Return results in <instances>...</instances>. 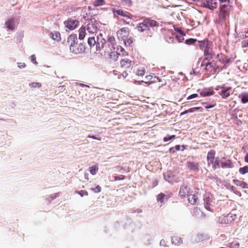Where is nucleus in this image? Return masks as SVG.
Here are the masks:
<instances>
[{"label": "nucleus", "mask_w": 248, "mask_h": 248, "mask_svg": "<svg viewBox=\"0 0 248 248\" xmlns=\"http://www.w3.org/2000/svg\"><path fill=\"white\" fill-rule=\"evenodd\" d=\"M210 60H203L201 66H204V69L206 72L214 74L216 72L217 69L218 68V66L217 65L216 62L213 61L210 62Z\"/></svg>", "instance_id": "nucleus-3"}, {"label": "nucleus", "mask_w": 248, "mask_h": 248, "mask_svg": "<svg viewBox=\"0 0 248 248\" xmlns=\"http://www.w3.org/2000/svg\"><path fill=\"white\" fill-rule=\"evenodd\" d=\"M126 46H132L134 42V39L130 35L125 39L123 40Z\"/></svg>", "instance_id": "nucleus-32"}, {"label": "nucleus", "mask_w": 248, "mask_h": 248, "mask_svg": "<svg viewBox=\"0 0 248 248\" xmlns=\"http://www.w3.org/2000/svg\"><path fill=\"white\" fill-rule=\"evenodd\" d=\"M67 42L69 44L70 47L78 43V38L76 34H71L67 38Z\"/></svg>", "instance_id": "nucleus-18"}, {"label": "nucleus", "mask_w": 248, "mask_h": 248, "mask_svg": "<svg viewBox=\"0 0 248 248\" xmlns=\"http://www.w3.org/2000/svg\"><path fill=\"white\" fill-rule=\"evenodd\" d=\"M118 55H119V54L118 53H116L115 52H111L110 54V57L111 58H112L113 60L114 61H117L118 60Z\"/></svg>", "instance_id": "nucleus-43"}, {"label": "nucleus", "mask_w": 248, "mask_h": 248, "mask_svg": "<svg viewBox=\"0 0 248 248\" xmlns=\"http://www.w3.org/2000/svg\"><path fill=\"white\" fill-rule=\"evenodd\" d=\"M230 6L229 4H222L220 7V12L228 14Z\"/></svg>", "instance_id": "nucleus-29"}, {"label": "nucleus", "mask_w": 248, "mask_h": 248, "mask_svg": "<svg viewBox=\"0 0 248 248\" xmlns=\"http://www.w3.org/2000/svg\"><path fill=\"white\" fill-rule=\"evenodd\" d=\"M228 14L219 12V20L220 22H223L225 20Z\"/></svg>", "instance_id": "nucleus-35"}, {"label": "nucleus", "mask_w": 248, "mask_h": 248, "mask_svg": "<svg viewBox=\"0 0 248 248\" xmlns=\"http://www.w3.org/2000/svg\"><path fill=\"white\" fill-rule=\"evenodd\" d=\"M187 196L188 202L191 204H195L197 202L198 200L197 195L195 194H188Z\"/></svg>", "instance_id": "nucleus-22"}, {"label": "nucleus", "mask_w": 248, "mask_h": 248, "mask_svg": "<svg viewBox=\"0 0 248 248\" xmlns=\"http://www.w3.org/2000/svg\"><path fill=\"white\" fill-rule=\"evenodd\" d=\"M233 183L236 186H240L242 188H248V184L244 181H240L239 180H233Z\"/></svg>", "instance_id": "nucleus-21"}, {"label": "nucleus", "mask_w": 248, "mask_h": 248, "mask_svg": "<svg viewBox=\"0 0 248 248\" xmlns=\"http://www.w3.org/2000/svg\"><path fill=\"white\" fill-rule=\"evenodd\" d=\"M128 75V74L126 72L124 71V72H123L122 73V76L124 78H126Z\"/></svg>", "instance_id": "nucleus-60"}, {"label": "nucleus", "mask_w": 248, "mask_h": 248, "mask_svg": "<svg viewBox=\"0 0 248 248\" xmlns=\"http://www.w3.org/2000/svg\"><path fill=\"white\" fill-rule=\"evenodd\" d=\"M98 26V22L94 19H92L87 25V30L89 33L93 34L97 31Z\"/></svg>", "instance_id": "nucleus-9"}, {"label": "nucleus", "mask_w": 248, "mask_h": 248, "mask_svg": "<svg viewBox=\"0 0 248 248\" xmlns=\"http://www.w3.org/2000/svg\"><path fill=\"white\" fill-rule=\"evenodd\" d=\"M171 242L175 245H180L183 243V240L178 236L175 235L171 237Z\"/></svg>", "instance_id": "nucleus-24"}, {"label": "nucleus", "mask_w": 248, "mask_h": 248, "mask_svg": "<svg viewBox=\"0 0 248 248\" xmlns=\"http://www.w3.org/2000/svg\"><path fill=\"white\" fill-rule=\"evenodd\" d=\"M243 38L248 37V30L247 31H245L244 34H243Z\"/></svg>", "instance_id": "nucleus-57"}, {"label": "nucleus", "mask_w": 248, "mask_h": 248, "mask_svg": "<svg viewBox=\"0 0 248 248\" xmlns=\"http://www.w3.org/2000/svg\"><path fill=\"white\" fill-rule=\"evenodd\" d=\"M158 23L156 21L150 19H145L137 26L136 29L140 32H145L147 36H151V32L149 28L158 26Z\"/></svg>", "instance_id": "nucleus-1"}, {"label": "nucleus", "mask_w": 248, "mask_h": 248, "mask_svg": "<svg viewBox=\"0 0 248 248\" xmlns=\"http://www.w3.org/2000/svg\"><path fill=\"white\" fill-rule=\"evenodd\" d=\"M160 244L161 246H165V241L164 240H161L160 242Z\"/></svg>", "instance_id": "nucleus-61"}, {"label": "nucleus", "mask_w": 248, "mask_h": 248, "mask_svg": "<svg viewBox=\"0 0 248 248\" xmlns=\"http://www.w3.org/2000/svg\"><path fill=\"white\" fill-rule=\"evenodd\" d=\"M108 41L112 45H114L115 43V39L113 36L109 37Z\"/></svg>", "instance_id": "nucleus-48"}, {"label": "nucleus", "mask_w": 248, "mask_h": 248, "mask_svg": "<svg viewBox=\"0 0 248 248\" xmlns=\"http://www.w3.org/2000/svg\"><path fill=\"white\" fill-rule=\"evenodd\" d=\"M187 167L190 170L197 172L199 170V164L197 162L188 161L187 162Z\"/></svg>", "instance_id": "nucleus-17"}, {"label": "nucleus", "mask_w": 248, "mask_h": 248, "mask_svg": "<svg viewBox=\"0 0 248 248\" xmlns=\"http://www.w3.org/2000/svg\"><path fill=\"white\" fill-rule=\"evenodd\" d=\"M78 194H79L81 197L84 196H87L88 195V193L87 191L85 190H80L78 192Z\"/></svg>", "instance_id": "nucleus-49"}, {"label": "nucleus", "mask_w": 248, "mask_h": 248, "mask_svg": "<svg viewBox=\"0 0 248 248\" xmlns=\"http://www.w3.org/2000/svg\"><path fill=\"white\" fill-rule=\"evenodd\" d=\"M214 91L211 89H206L203 90L201 92V95L202 96L205 97L207 96H210L214 94Z\"/></svg>", "instance_id": "nucleus-23"}, {"label": "nucleus", "mask_w": 248, "mask_h": 248, "mask_svg": "<svg viewBox=\"0 0 248 248\" xmlns=\"http://www.w3.org/2000/svg\"><path fill=\"white\" fill-rule=\"evenodd\" d=\"M189 188L186 186H181L179 191V195L182 197H185L186 195H188L189 193Z\"/></svg>", "instance_id": "nucleus-20"}, {"label": "nucleus", "mask_w": 248, "mask_h": 248, "mask_svg": "<svg viewBox=\"0 0 248 248\" xmlns=\"http://www.w3.org/2000/svg\"><path fill=\"white\" fill-rule=\"evenodd\" d=\"M96 42L94 37H89L88 40V44L91 46H94L96 44Z\"/></svg>", "instance_id": "nucleus-39"}, {"label": "nucleus", "mask_w": 248, "mask_h": 248, "mask_svg": "<svg viewBox=\"0 0 248 248\" xmlns=\"http://www.w3.org/2000/svg\"><path fill=\"white\" fill-rule=\"evenodd\" d=\"M204 6L210 10H213L217 7L216 0H202Z\"/></svg>", "instance_id": "nucleus-14"}, {"label": "nucleus", "mask_w": 248, "mask_h": 248, "mask_svg": "<svg viewBox=\"0 0 248 248\" xmlns=\"http://www.w3.org/2000/svg\"><path fill=\"white\" fill-rule=\"evenodd\" d=\"M88 137L89 138H92L93 139L97 140H101V138H96L94 136L89 135L88 136Z\"/></svg>", "instance_id": "nucleus-55"}, {"label": "nucleus", "mask_w": 248, "mask_h": 248, "mask_svg": "<svg viewBox=\"0 0 248 248\" xmlns=\"http://www.w3.org/2000/svg\"><path fill=\"white\" fill-rule=\"evenodd\" d=\"M245 162L248 163V153L246 155L245 157Z\"/></svg>", "instance_id": "nucleus-64"}, {"label": "nucleus", "mask_w": 248, "mask_h": 248, "mask_svg": "<svg viewBox=\"0 0 248 248\" xmlns=\"http://www.w3.org/2000/svg\"><path fill=\"white\" fill-rule=\"evenodd\" d=\"M157 185V181L155 180V181L154 182H153V187H155Z\"/></svg>", "instance_id": "nucleus-62"}, {"label": "nucleus", "mask_w": 248, "mask_h": 248, "mask_svg": "<svg viewBox=\"0 0 248 248\" xmlns=\"http://www.w3.org/2000/svg\"><path fill=\"white\" fill-rule=\"evenodd\" d=\"M239 172L241 174H245L248 172V166H245L243 167L240 168L239 170Z\"/></svg>", "instance_id": "nucleus-40"}, {"label": "nucleus", "mask_w": 248, "mask_h": 248, "mask_svg": "<svg viewBox=\"0 0 248 248\" xmlns=\"http://www.w3.org/2000/svg\"><path fill=\"white\" fill-rule=\"evenodd\" d=\"M125 177L124 175H121L119 176H115L114 177V180L117 181V180H122L124 179Z\"/></svg>", "instance_id": "nucleus-51"}, {"label": "nucleus", "mask_w": 248, "mask_h": 248, "mask_svg": "<svg viewBox=\"0 0 248 248\" xmlns=\"http://www.w3.org/2000/svg\"><path fill=\"white\" fill-rule=\"evenodd\" d=\"M196 41V39L189 38L188 39L186 40V43L187 45H191L195 43Z\"/></svg>", "instance_id": "nucleus-46"}, {"label": "nucleus", "mask_w": 248, "mask_h": 248, "mask_svg": "<svg viewBox=\"0 0 248 248\" xmlns=\"http://www.w3.org/2000/svg\"><path fill=\"white\" fill-rule=\"evenodd\" d=\"M214 106V105H207V106H205V108L206 109H208V108H213Z\"/></svg>", "instance_id": "nucleus-63"}, {"label": "nucleus", "mask_w": 248, "mask_h": 248, "mask_svg": "<svg viewBox=\"0 0 248 248\" xmlns=\"http://www.w3.org/2000/svg\"><path fill=\"white\" fill-rule=\"evenodd\" d=\"M6 27L11 30H13L15 29L14 20L12 18L9 19L5 22Z\"/></svg>", "instance_id": "nucleus-26"}, {"label": "nucleus", "mask_w": 248, "mask_h": 248, "mask_svg": "<svg viewBox=\"0 0 248 248\" xmlns=\"http://www.w3.org/2000/svg\"><path fill=\"white\" fill-rule=\"evenodd\" d=\"M31 62L34 63V64H37V61H36V57H35V55H32L31 57Z\"/></svg>", "instance_id": "nucleus-53"}, {"label": "nucleus", "mask_w": 248, "mask_h": 248, "mask_svg": "<svg viewBox=\"0 0 248 248\" xmlns=\"http://www.w3.org/2000/svg\"><path fill=\"white\" fill-rule=\"evenodd\" d=\"M79 39L83 40L86 35V27L82 26L79 30Z\"/></svg>", "instance_id": "nucleus-28"}, {"label": "nucleus", "mask_w": 248, "mask_h": 248, "mask_svg": "<svg viewBox=\"0 0 248 248\" xmlns=\"http://www.w3.org/2000/svg\"><path fill=\"white\" fill-rule=\"evenodd\" d=\"M26 66L25 64L24 63H20L18 65V67L20 68H24Z\"/></svg>", "instance_id": "nucleus-58"}, {"label": "nucleus", "mask_w": 248, "mask_h": 248, "mask_svg": "<svg viewBox=\"0 0 248 248\" xmlns=\"http://www.w3.org/2000/svg\"><path fill=\"white\" fill-rule=\"evenodd\" d=\"M105 0H95L93 2V5L95 7L100 6L104 5Z\"/></svg>", "instance_id": "nucleus-37"}, {"label": "nucleus", "mask_w": 248, "mask_h": 248, "mask_svg": "<svg viewBox=\"0 0 248 248\" xmlns=\"http://www.w3.org/2000/svg\"><path fill=\"white\" fill-rule=\"evenodd\" d=\"M221 167L224 168H231L233 167L232 163L230 160H228L225 162H221Z\"/></svg>", "instance_id": "nucleus-31"}, {"label": "nucleus", "mask_w": 248, "mask_h": 248, "mask_svg": "<svg viewBox=\"0 0 248 248\" xmlns=\"http://www.w3.org/2000/svg\"><path fill=\"white\" fill-rule=\"evenodd\" d=\"M91 190L95 193H99L101 191V187L100 186H97L95 188H91Z\"/></svg>", "instance_id": "nucleus-45"}, {"label": "nucleus", "mask_w": 248, "mask_h": 248, "mask_svg": "<svg viewBox=\"0 0 248 248\" xmlns=\"http://www.w3.org/2000/svg\"><path fill=\"white\" fill-rule=\"evenodd\" d=\"M145 68L143 67H139L137 68L136 72H135L136 75L138 76L142 77L145 73Z\"/></svg>", "instance_id": "nucleus-30"}, {"label": "nucleus", "mask_w": 248, "mask_h": 248, "mask_svg": "<svg viewBox=\"0 0 248 248\" xmlns=\"http://www.w3.org/2000/svg\"><path fill=\"white\" fill-rule=\"evenodd\" d=\"M90 172L92 175H95L98 170V167L97 165L93 166L89 168Z\"/></svg>", "instance_id": "nucleus-34"}, {"label": "nucleus", "mask_w": 248, "mask_h": 248, "mask_svg": "<svg viewBox=\"0 0 248 248\" xmlns=\"http://www.w3.org/2000/svg\"><path fill=\"white\" fill-rule=\"evenodd\" d=\"M176 138L175 135H172L170 136L165 137L163 138V141L167 142L170 140L174 139Z\"/></svg>", "instance_id": "nucleus-44"}, {"label": "nucleus", "mask_w": 248, "mask_h": 248, "mask_svg": "<svg viewBox=\"0 0 248 248\" xmlns=\"http://www.w3.org/2000/svg\"><path fill=\"white\" fill-rule=\"evenodd\" d=\"M212 168L214 170L216 169L219 167V161L217 159H216L215 161H214Z\"/></svg>", "instance_id": "nucleus-42"}, {"label": "nucleus", "mask_w": 248, "mask_h": 248, "mask_svg": "<svg viewBox=\"0 0 248 248\" xmlns=\"http://www.w3.org/2000/svg\"><path fill=\"white\" fill-rule=\"evenodd\" d=\"M130 30L127 27H124L117 31V36L120 40H125L130 35Z\"/></svg>", "instance_id": "nucleus-8"}, {"label": "nucleus", "mask_w": 248, "mask_h": 248, "mask_svg": "<svg viewBox=\"0 0 248 248\" xmlns=\"http://www.w3.org/2000/svg\"><path fill=\"white\" fill-rule=\"evenodd\" d=\"M166 195L162 193H160L157 196L156 200L158 202H160L161 203L163 202V200L166 197Z\"/></svg>", "instance_id": "nucleus-38"}, {"label": "nucleus", "mask_w": 248, "mask_h": 248, "mask_svg": "<svg viewBox=\"0 0 248 248\" xmlns=\"http://www.w3.org/2000/svg\"><path fill=\"white\" fill-rule=\"evenodd\" d=\"M236 218V215L230 213L227 216H221L218 218L217 221L220 224H228L231 223Z\"/></svg>", "instance_id": "nucleus-4"}, {"label": "nucleus", "mask_w": 248, "mask_h": 248, "mask_svg": "<svg viewBox=\"0 0 248 248\" xmlns=\"http://www.w3.org/2000/svg\"><path fill=\"white\" fill-rule=\"evenodd\" d=\"M112 12L114 14V17H116V15L124 17L129 20H131L132 18V15L129 12L124 11L122 9L113 8L112 9Z\"/></svg>", "instance_id": "nucleus-5"}, {"label": "nucleus", "mask_w": 248, "mask_h": 248, "mask_svg": "<svg viewBox=\"0 0 248 248\" xmlns=\"http://www.w3.org/2000/svg\"><path fill=\"white\" fill-rule=\"evenodd\" d=\"M193 212L194 215L198 218H201L204 216L203 213L201 211V210L199 208L197 207H196L194 208Z\"/></svg>", "instance_id": "nucleus-27"}, {"label": "nucleus", "mask_w": 248, "mask_h": 248, "mask_svg": "<svg viewBox=\"0 0 248 248\" xmlns=\"http://www.w3.org/2000/svg\"><path fill=\"white\" fill-rule=\"evenodd\" d=\"M105 40L102 37V34H100L97 37L96 42V49L97 51L101 50L104 46Z\"/></svg>", "instance_id": "nucleus-15"}, {"label": "nucleus", "mask_w": 248, "mask_h": 248, "mask_svg": "<svg viewBox=\"0 0 248 248\" xmlns=\"http://www.w3.org/2000/svg\"><path fill=\"white\" fill-rule=\"evenodd\" d=\"M218 60L222 63L224 64L226 66L227 64L229 63L231 61V58H228L227 57L219 58Z\"/></svg>", "instance_id": "nucleus-33"}, {"label": "nucleus", "mask_w": 248, "mask_h": 248, "mask_svg": "<svg viewBox=\"0 0 248 248\" xmlns=\"http://www.w3.org/2000/svg\"><path fill=\"white\" fill-rule=\"evenodd\" d=\"M201 108V107H195V108H190L188 109V110H186L185 111H184L183 112L181 113V115H184L185 114H186L187 113L193 112L195 110H198Z\"/></svg>", "instance_id": "nucleus-36"}, {"label": "nucleus", "mask_w": 248, "mask_h": 248, "mask_svg": "<svg viewBox=\"0 0 248 248\" xmlns=\"http://www.w3.org/2000/svg\"><path fill=\"white\" fill-rule=\"evenodd\" d=\"M200 48L203 50V54L205 58L203 60H211L214 56L212 46V43L208 40H204L199 41Z\"/></svg>", "instance_id": "nucleus-2"}, {"label": "nucleus", "mask_w": 248, "mask_h": 248, "mask_svg": "<svg viewBox=\"0 0 248 248\" xmlns=\"http://www.w3.org/2000/svg\"><path fill=\"white\" fill-rule=\"evenodd\" d=\"M121 1L125 3L128 6H131L132 5V1L131 0H121Z\"/></svg>", "instance_id": "nucleus-54"}, {"label": "nucleus", "mask_w": 248, "mask_h": 248, "mask_svg": "<svg viewBox=\"0 0 248 248\" xmlns=\"http://www.w3.org/2000/svg\"><path fill=\"white\" fill-rule=\"evenodd\" d=\"M120 21L123 22V24H126V25L129 24L131 22V20H129L127 19V18H126V19L122 18L120 19Z\"/></svg>", "instance_id": "nucleus-50"}, {"label": "nucleus", "mask_w": 248, "mask_h": 248, "mask_svg": "<svg viewBox=\"0 0 248 248\" xmlns=\"http://www.w3.org/2000/svg\"><path fill=\"white\" fill-rule=\"evenodd\" d=\"M175 148L176 151H179L181 150V146L180 145H176Z\"/></svg>", "instance_id": "nucleus-59"}, {"label": "nucleus", "mask_w": 248, "mask_h": 248, "mask_svg": "<svg viewBox=\"0 0 248 248\" xmlns=\"http://www.w3.org/2000/svg\"><path fill=\"white\" fill-rule=\"evenodd\" d=\"M213 196L210 192H206L204 195L203 201L204 207L208 211H212L211 206L213 201Z\"/></svg>", "instance_id": "nucleus-7"}, {"label": "nucleus", "mask_w": 248, "mask_h": 248, "mask_svg": "<svg viewBox=\"0 0 248 248\" xmlns=\"http://www.w3.org/2000/svg\"><path fill=\"white\" fill-rule=\"evenodd\" d=\"M216 90H220L218 94L223 99H226L230 96L232 92L231 87H225L224 86H218L216 88Z\"/></svg>", "instance_id": "nucleus-6"}, {"label": "nucleus", "mask_w": 248, "mask_h": 248, "mask_svg": "<svg viewBox=\"0 0 248 248\" xmlns=\"http://www.w3.org/2000/svg\"><path fill=\"white\" fill-rule=\"evenodd\" d=\"M174 30H175L176 31L178 32H179V33H184V32H183V31H182L180 29H179V28H175V27H174Z\"/></svg>", "instance_id": "nucleus-56"}, {"label": "nucleus", "mask_w": 248, "mask_h": 248, "mask_svg": "<svg viewBox=\"0 0 248 248\" xmlns=\"http://www.w3.org/2000/svg\"><path fill=\"white\" fill-rule=\"evenodd\" d=\"M120 65L123 69H131L134 65V62L127 58H124L121 60Z\"/></svg>", "instance_id": "nucleus-12"}, {"label": "nucleus", "mask_w": 248, "mask_h": 248, "mask_svg": "<svg viewBox=\"0 0 248 248\" xmlns=\"http://www.w3.org/2000/svg\"><path fill=\"white\" fill-rule=\"evenodd\" d=\"M30 86L32 88H40L41 86V84L38 82H32L30 84Z\"/></svg>", "instance_id": "nucleus-47"}, {"label": "nucleus", "mask_w": 248, "mask_h": 248, "mask_svg": "<svg viewBox=\"0 0 248 248\" xmlns=\"http://www.w3.org/2000/svg\"><path fill=\"white\" fill-rule=\"evenodd\" d=\"M215 151L214 150H211L210 152H209L207 154V159L208 161V164L209 165L211 164H213L215 156Z\"/></svg>", "instance_id": "nucleus-19"}, {"label": "nucleus", "mask_w": 248, "mask_h": 248, "mask_svg": "<svg viewBox=\"0 0 248 248\" xmlns=\"http://www.w3.org/2000/svg\"><path fill=\"white\" fill-rule=\"evenodd\" d=\"M70 50L75 53L79 54L83 52L85 50V47L82 44H76L70 47Z\"/></svg>", "instance_id": "nucleus-13"}, {"label": "nucleus", "mask_w": 248, "mask_h": 248, "mask_svg": "<svg viewBox=\"0 0 248 248\" xmlns=\"http://www.w3.org/2000/svg\"><path fill=\"white\" fill-rule=\"evenodd\" d=\"M198 96V94L197 93H194V94H192L189 96H188L186 99L187 100H190L191 99H193V98H196Z\"/></svg>", "instance_id": "nucleus-52"}, {"label": "nucleus", "mask_w": 248, "mask_h": 248, "mask_svg": "<svg viewBox=\"0 0 248 248\" xmlns=\"http://www.w3.org/2000/svg\"><path fill=\"white\" fill-rule=\"evenodd\" d=\"M228 246L229 248H238L239 244L237 242H232V243H229Z\"/></svg>", "instance_id": "nucleus-41"}, {"label": "nucleus", "mask_w": 248, "mask_h": 248, "mask_svg": "<svg viewBox=\"0 0 248 248\" xmlns=\"http://www.w3.org/2000/svg\"><path fill=\"white\" fill-rule=\"evenodd\" d=\"M64 24L67 28L70 30H73L78 26L79 21L76 19L70 18L64 22Z\"/></svg>", "instance_id": "nucleus-11"}, {"label": "nucleus", "mask_w": 248, "mask_h": 248, "mask_svg": "<svg viewBox=\"0 0 248 248\" xmlns=\"http://www.w3.org/2000/svg\"><path fill=\"white\" fill-rule=\"evenodd\" d=\"M185 34L184 33H179V35H177L175 33H171V36L168 35L166 37V40L169 43L173 42L174 39H175L178 42H182L184 40V36Z\"/></svg>", "instance_id": "nucleus-10"}, {"label": "nucleus", "mask_w": 248, "mask_h": 248, "mask_svg": "<svg viewBox=\"0 0 248 248\" xmlns=\"http://www.w3.org/2000/svg\"><path fill=\"white\" fill-rule=\"evenodd\" d=\"M157 81H160L158 77L154 76V74L149 75L145 77V80L142 81L141 82H144L148 85L153 83L156 82Z\"/></svg>", "instance_id": "nucleus-16"}, {"label": "nucleus", "mask_w": 248, "mask_h": 248, "mask_svg": "<svg viewBox=\"0 0 248 248\" xmlns=\"http://www.w3.org/2000/svg\"><path fill=\"white\" fill-rule=\"evenodd\" d=\"M238 98L241 99V102L243 104L248 103V93H243L239 94Z\"/></svg>", "instance_id": "nucleus-25"}]
</instances>
